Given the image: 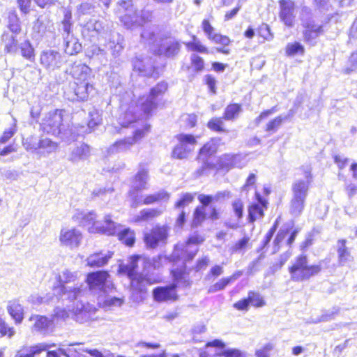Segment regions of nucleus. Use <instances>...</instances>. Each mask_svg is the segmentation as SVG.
I'll return each instance as SVG.
<instances>
[{
  "label": "nucleus",
  "mask_w": 357,
  "mask_h": 357,
  "mask_svg": "<svg viewBox=\"0 0 357 357\" xmlns=\"http://www.w3.org/2000/svg\"><path fill=\"white\" fill-rule=\"evenodd\" d=\"M55 347V344H48L43 342L31 347L29 349V353L24 355H16L15 357H34L36 355L40 354L42 351H47L51 347Z\"/></svg>",
  "instance_id": "obj_41"
},
{
  "label": "nucleus",
  "mask_w": 357,
  "mask_h": 357,
  "mask_svg": "<svg viewBox=\"0 0 357 357\" xmlns=\"http://www.w3.org/2000/svg\"><path fill=\"white\" fill-rule=\"evenodd\" d=\"M2 41L4 44V51L8 54H15L18 50V40L16 37L9 33L2 35Z\"/></svg>",
  "instance_id": "obj_38"
},
{
  "label": "nucleus",
  "mask_w": 357,
  "mask_h": 357,
  "mask_svg": "<svg viewBox=\"0 0 357 357\" xmlns=\"http://www.w3.org/2000/svg\"><path fill=\"white\" fill-rule=\"evenodd\" d=\"M90 154V148L86 144H82L73 149L69 155L68 160L73 163H77L86 160Z\"/></svg>",
  "instance_id": "obj_29"
},
{
  "label": "nucleus",
  "mask_w": 357,
  "mask_h": 357,
  "mask_svg": "<svg viewBox=\"0 0 357 357\" xmlns=\"http://www.w3.org/2000/svg\"><path fill=\"white\" fill-rule=\"evenodd\" d=\"M303 40L312 45L316 43V39L323 33L324 30L321 24L315 23L312 18L303 19Z\"/></svg>",
  "instance_id": "obj_15"
},
{
  "label": "nucleus",
  "mask_w": 357,
  "mask_h": 357,
  "mask_svg": "<svg viewBox=\"0 0 357 357\" xmlns=\"http://www.w3.org/2000/svg\"><path fill=\"white\" fill-rule=\"evenodd\" d=\"M20 49L22 55L24 58L29 60H32L33 59L34 50L29 40H26L22 43L20 45Z\"/></svg>",
  "instance_id": "obj_45"
},
{
  "label": "nucleus",
  "mask_w": 357,
  "mask_h": 357,
  "mask_svg": "<svg viewBox=\"0 0 357 357\" xmlns=\"http://www.w3.org/2000/svg\"><path fill=\"white\" fill-rule=\"evenodd\" d=\"M86 282L89 289L101 296L108 294L114 289L110 275L105 271H98L87 274Z\"/></svg>",
  "instance_id": "obj_5"
},
{
  "label": "nucleus",
  "mask_w": 357,
  "mask_h": 357,
  "mask_svg": "<svg viewBox=\"0 0 357 357\" xmlns=\"http://www.w3.org/2000/svg\"><path fill=\"white\" fill-rule=\"evenodd\" d=\"M248 298L249 299L250 304L254 307H262L266 304L264 300L259 293L249 291Z\"/></svg>",
  "instance_id": "obj_46"
},
{
  "label": "nucleus",
  "mask_w": 357,
  "mask_h": 357,
  "mask_svg": "<svg viewBox=\"0 0 357 357\" xmlns=\"http://www.w3.org/2000/svg\"><path fill=\"white\" fill-rule=\"evenodd\" d=\"M192 40L185 43L186 47L191 51H195L200 53H208V49L203 45L199 39L195 36H192Z\"/></svg>",
  "instance_id": "obj_44"
},
{
  "label": "nucleus",
  "mask_w": 357,
  "mask_h": 357,
  "mask_svg": "<svg viewBox=\"0 0 357 357\" xmlns=\"http://www.w3.org/2000/svg\"><path fill=\"white\" fill-rule=\"evenodd\" d=\"M7 310L15 324L22 323L24 319V308L17 301H10L7 305Z\"/></svg>",
  "instance_id": "obj_30"
},
{
  "label": "nucleus",
  "mask_w": 357,
  "mask_h": 357,
  "mask_svg": "<svg viewBox=\"0 0 357 357\" xmlns=\"http://www.w3.org/2000/svg\"><path fill=\"white\" fill-rule=\"evenodd\" d=\"M179 50V43L174 38L167 36V34H164L162 38H160V43L153 51L156 54L169 57L176 54Z\"/></svg>",
  "instance_id": "obj_16"
},
{
  "label": "nucleus",
  "mask_w": 357,
  "mask_h": 357,
  "mask_svg": "<svg viewBox=\"0 0 357 357\" xmlns=\"http://www.w3.org/2000/svg\"><path fill=\"white\" fill-rule=\"evenodd\" d=\"M242 271H238L233 273L230 277L222 278L215 284L208 287V293L213 294L225 289L229 284L236 281L242 275Z\"/></svg>",
  "instance_id": "obj_27"
},
{
  "label": "nucleus",
  "mask_w": 357,
  "mask_h": 357,
  "mask_svg": "<svg viewBox=\"0 0 357 357\" xmlns=\"http://www.w3.org/2000/svg\"><path fill=\"white\" fill-rule=\"evenodd\" d=\"M71 18H72L71 13L68 10H66L64 14V18L62 22V24H63V31L65 32H66L67 33H69L70 31V26H71L70 20H71Z\"/></svg>",
  "instance_id": "obj_61"
},
{
  "label": "nucleus",
  "mask_w": 357,
  "mask_h": 357,
  "mask_svg": "<svg viewBox=\"0 0 357 357\" xmlns=\"http://www.w3.org/2000/svg\"><path fill=\"white\" fill-rule=\"evenodd\" d=\"M194 199V195L190 193H185L181 195L180 200L176 204V208H183L190 204Z\"/></svg>",
  "instance_id": "obj_55"
},
{
  "label": "nucleus",
  "mask_w": 357,
  "mask_h": 357,
  "mask_svg": "<svg viewBox=\"0 0 357 357\" xmlns=\"http://www.w3.org/2000/svg\"><path fill=\"white\" fill-rule=\"evenodd\" d=\"M203 241L204 239L202 237L193 236L188 239L185 245H177L172 254L174 260L176 258L181 259L183 261V264L187 261L192 260L198 251L197 245Z\"/></svg>",
  "instance_id": "obj_7"
},
{
  "label": "nucleus",
  "mask_w": 357,
  "mask_h": 357,
  "mask_svg": "<svg viewBox=\"0 0 357 357\" xmlns=\"http://www.w3.org/2000/svg\"><path fill=\"white\" fill-rule=\"evenodd\" d=\"M113 252L100 251L91 254L86 259V265L91 268H100L107 265L113 256Z\"/></svg>",
  "instance_id": "obj_21"
},
{
  "label": "nucleus",
  "mask_w": 357,
  "mask_h": 357,
  "mask_svg": "<svg viewBox=\"0 0 357 357\" xmlns=\"http://www.w3.org/2000/svg\"><path fill=\"white\" fill-rule=\"evenodd\" d=\"M167 89V84L165 82L158 83L153 87L147 97H142L139 100V105L142 110L144 112V115L149 114L151 111L156 106L155 99L159 96L163 94Z\"/></svg>",
  "instance_id": "obj_11"
},
{
  "label": "nucleus",
  "mask_w": 357,
  "mask_h": 357,
  "mask_svg": "<svg viewBox=\"0 0 357 357\" xmlns=\"http://www.w3.org/2000/svg\"><path fill=\"white\" fill-rule=\"evenodd\" d=\"M349 67L347 68V73L354 71L357 68V52L351 54L348 61Z\"/></svg>",
  "instance_id": "obj_63"
},
{
  "label": "nucleus",
  "mask_w": 357,
  "mask_h": 357,
  "mask_svg": "<svg viewBox=\"0 0 357 357\" xmlns=\"http://www.w3.org/2000/svg\"><path fill=\"white\" fill-rule=\"evenodd\" d=\"M259 204H255L249 208V217L251 221H255L264 216V208H266V201L263 200L260 197L258 198Z\"/></svg>",
  "instance_id": "obj_37"
},
{
  "label": "nucleus",
  "mask_w": 357,
  "mask_h": 357,
  "mask_svg": "<svg viewBox=\"0 0 357 357\" xmlns=\"http://www.w3.org/2000/svg\"><path fill=\"white\" fill-rule=\"evenodd\" d=\"M149 131V126H146L142 129H137L135 130L134 133L133 137H130L131 140L134 141V144L136 143L138 140L141 139L144 137L146 133Z\"/></svg>",
  "instance_id": "obj_62"
},
{
  "label": "nucleus",
  "mask_w": 357,
  "mask_h": 357,
  "mask_svg": "<svg viewBox=\"0 0 357 357\" xmlns=\"http://www.w3.org/2000/svg\"><path fill=\"white\" fill-rule=\"evenodd\" d=\"M205 208L204 206H198L195 211L192 226L197 227L205 219Z\"/></svg>",
  "instance_id": "obj_51"
},
{
  "label": "nucleus",
  "mask_w": 357,
  "mask_h": 357,
  "mask_svg": "<svg viewBox=\"0 0 357 357\" xmlns=\"http://www.w3.org/2000/svg\"><path fill=\"white\" fill-rule=\"evenodd\" d=\"M250 241V238L248 236H244L242 239L238 241L235 243V245L232 247L233 252L240 251L247 246L248 242Z\"/></svg>",
  "instance_id": "obj_64"
},
{
  "label": "nucleus",
  "mask_w": 357,
  "mask_h": 357,
  "mask_svg": "<svg viewBox=\"0 0 357 357\" xmlns=\"http://www.w3.org/2000/svg\"><path fill=\"white\" fill-rule=\"evenodd\" d=\"M52 26V23L46 15H40L33 26V30L38 33H43Z\"/></svg>",
  "instance_id": "obj_39"
},
{
  "label": "nucleus",
  "mask_w": 357,
  "mask_h": 357,
  "mask_svg": "<svg viewBox=\"0 0 357 357\" xmlns=\"http://www.w3.org/2000/svg\"><path fill=\"white\" fill-rule=\"evenodd\" d=\"M274 346L271 343L265 344L263 347L255 352L257 357H270V352L273 350Z\"/></svg>",
  "instance_id": "obj_59"
},
{
  "label": "nucleus",
  "mask_w": 357,
  "mask_h": 357,
  "mask_svg": "<svg viewBox=\"0 0 357 357\" xmlns=\"http://www.w3.org/2000/svg\"><path fill=\"white\" fill-rule=\"evenodd\" d=\"M217 141V139H212L200 149L198 160L202 161L204 165H208V158L216 152Z\"/></svg>",
  "instance_id": "obj_32"
},
{
  "label": "nucleus",
  "mask_w": 357,
  "mask_h": 357,
  "mask_svg": "<svg viewBox=\"0 0 357 357\" xmlns=\"http://www.w3.org/2000/svg\"><path fill=\"white\" fill-rule=\"evenodd\" d=\"M8 28L14 33H19L21 31V26L16 15L11 14L9 15Z\"/></svg>",
  "instance_id": "obj_52"
},
{
  "label": "nucleus",
  "mask_w": 357,
  "mask_h": 357,
  "mask_svg": "<svg viewBox=\"0 0 357 357\" xmlns=\"http://www.w3.org/2000/svg\"><path fill=\"white\" fill-rule=\"evenodd\" d=\"M91 68L82 63H75L70 69V74L75 82L90 80Z\"/></svg>",
  "instance_id": "obj_26"
},
{
  "label": "nucleus",
  "mask_w": 357,
  "mask_h": 357,
  "mask_svg": "<svg viewBox=\"0 0 357 357\" xmlns=\"http://www.w3.org/2000/svg\"><path fill=\"white\" fill-rule=\"evenodd\" d=\"M232 155L224 154L219 158V166L222 169H229L232 168Z\"/></svg>",
  "instance_id": "obj_56"
},
{
  "label": "nucleus",
  "mask_w": 357,
  "mask_h": 357,
  "mask_svg": "<svg viewBox=\"0 0 357 357\" xmlns=\"http://www.w3.org/2000/svg\"><path fill=\"white\" fill-rule=\"evenodd\" d=\"M136 119L137 116L134 115V108L130 106L128 109L120 116L119 123L122 127L126 128L135 123Z\"/></svg>",
  "instance_id": "obj_43"
},
{
  "label": "nucleus",
  "mask_w": 357,
  "mask_h": 357,
  "mask_svg": "<svg viewBox=\"0 0 357 357\" xmlns=\"http://www.w3.org/2000/svg\"><path fill=\"white\" fill-rule=\"evenodd\" d=\"M165 209V208L164 206H160V208H144L140 211L138 215L135 216L134 222H139L151 220L153 218L160 216L163 213Z\"/></svg>",
  "instance_id": "obj_28"
},
{
  "label": "nucleus",
  "mask_w": 357,
  "mask_h": 357,
  "mask_svg": "<svg viewBox=\"0 0 357 357\" xmlns=\"http://www.w3.org/2000/svg\"><path fill=\"white\" fill-rule=\"evenodd\" d=\"M147 266H151L150 259L142 256H132L127 264L120 265L119 270L128 275L130 279L131 288L136 291H145L146 287L157 283V276L148 275L146 273Z\"/></svg>",
  "instance_id": "obj_1"
},
{
  "label": "nucleus",
  "mask_w": 357,
  "mask_h": 357,
  "mask_svg": "<svg viewBox=\"0 0 357 357\" xmlns=\"http://www.w3.org/2000/svg\"><path fill=\"white\" fill-rule=\"evenodd\" d=\"M170 198V194L165 190H160L153 194H149L140 199L137 196H134L131 207L137 208L139 204L151 205L162 202H167Z\"/></svg>",
  "instance_id": "obj_19"
},
{
  "label": "nucleus",
  "mask_w": 357,
  "mask_h": 357,
  "mask_svg": "<svg viewBox=\"0 0 357 357\" xmlns=\"http://www.w3.org/2000/svg\"><path fill=\"white\" fill-rule=\"evenodd\" d=\"M321 270V264H309L305 255L297 257L292 266L289 268L291 279L295 282L308 280L317 275Z\"/></svg>",
  "instance_id": "obj_3"
},
{
  "label": "nucleus",
  "mask_w": 357,
  "mask_h": 357,
  "mask_svg": "<svg viewBox=\"0 0 357 357\" xmlns=\"http://www.w3.org/2000/svg\"><path fill=\"white\" fill-rule=\"evenodd\" d=\"M86 29L95 34L103 35L109 31L108 24H105L103 21L95 19L90 20L85 25Z\"/></svg>",
  "instance_id": "obj_35"
},
{
  "label": "nucleus",
  "mask_w": 357,
  "mask_h": 357,
  "mask_svg": "<svg viewBox=\"0 0 357 357\" xmlns=\"http://www.w3.org/2000/svg\"><path fill=\"white\" fill-rule=\"evenodd\" d=\"M164 33H161L158 27L150 26L144 29L141 33L142 40L146 44L153 45L157 47L160 43V38H162Z\"/></svg>",
  "instance_id": "obj_22"
},
{
  "label": "nucleus",
  "mask_w": 357,
  "mask_h": 357,
  "mask_svg": "<svg viewBox=\"0 0 357 357\" xmlns=\"http://www.w3.org/2000/svg\"><path fill=\"white\" fill-rule=\"evenodd\" d=\"M172 273L176 284L154 289L153 294L154 299L156 301L162 302L176 300L177 298V294L176 291V286L181 283L185 284L187 282L186 277L183 269H174L172 271Z\"/></svg>",
  "instance_id": "obj_6"
},
{
  "label": "nucleus",
  "mask_w": 357,
  "mask_h": 357,
  "mask_svg": "<svg viewBox=\"0 0 357 357\" xmlns=\"http://www.w3.org/2000/svg\"><path fill=\"white\" fill-rule=\"evenodd\" d=\"M337 247L339 264L341 266H344L352 259L350 252L346 246V240H339L337 241Z\"/></svg>",
  "instance_id": "obj_36"
},
{
  "label": "nucleus",
  "mask_w": 357,
  "mask_h": 357,
  "mask_svg": "<svg viewBox=\"0 0 357 357\" xmlns=\"http://www.w3.org/2000/svg\"><path fill=\"white\" fill-rule=\"evenodd\" d=\"M275 107H272L270 109H267L266 111L262 112L254 121L256 126H258L260 122L267 118L268 116L274 114L276 112Z\"/></svg>",
  "instance_id": "obj_60"
},
{
  "label": "nucleus",
  "mask_w": 357,
  "mask_h": 357,
  "mask_svg": "<svg viewBox=\"0 0 357 357\" xmlns=\"http://www.w3.org/2000/svg\"><path fill=\"white\" fill-rule=\"evenodd\" d=\"M78 279V273L65 269L58 275L59 286L54 289V292L59 294L63 300L69 301L82 298L87 292V287L83 283H75Z\"/></svg>",
  "instance_id": "obj_2"
},
{
  "label": "nucleus",
  "mask_w": 357,
  "mask_h": 357,
  "mask_svg": "<svg viewBox=\"0 0 357 357\" xmlns=\"http://www.w3.org/2000/svg\"><path fill=\"white\" fill-rule=\"evenodd\" d=\"M119 6L125 10L126 13L121 17V21L128 29H133L140 26L138 10H134L130 1H120Z\"/></svg>",
  "instance_id": "obj_17"
},
{
  "label": "nucleus",
  "mask_w": 357,
  "mask_h": 357,
  "mask_svg": "<svg viewBox=\"0 0 357 357\" xmlns=\"http://www.w3.org/2000/svg\"><path fill=\"white\" fill-rule=\"evenodd\" d=\"M0 333L1 335H8L11 337L15 334L13 327H9L4 320L0 318Z\"/></svg>",
  "instance_id": "obj_58"
},
{
  "label": "nucleus",
  "mask_w": 357,
  "mask_h": 357,
  "mask_svg": "<svg viewBox=\"0 0 357 357\" xmlns=\"http://www.w3.org/2000/svg\"><path fill=\"white\" fill-rule=\"evenodd\" d=\"M149 179V172L145 168H140L135 176L132 183V188L137 190H142L148 188L147 182Z\"/></svg>",
  "instance_id": "obj_31"
},
{
  "label": "nucleus",
  "mask_w": 357,
  "mask_h": 357,
  "mask_svg": "<svg viewBox=\"0 0 357 357\" xmlns=\"http://www.w3.org/2000/svg\"><path fill=\"white\" fill-rule=\"evenodd\" d=\"M191 63L196 71H202L204 67V62L199 56L193 54L190 57Z\"/></svg>",
  "instance_id": "obj_57"
},
{
  "label": "nucleus",
  "mask_w": 357,
  "mask_h": 357,
  "mask_svg": "<svg viewBox=\"0 0 357 357\" xmlns=\"http://www.w3.org/2000/svg\"><path fill=\"white\" fill-rule=\"evenodd\" d=\"M304 53V47L299 43L295 42L294 43H289L286 47V54L289 56H294L296 54Z\"/></svg>",
  "instance_id": "obj_48"
},
{
  "label": "nucleus",
  "mask_w": 357,
  "mask_h": 357,
  "mask_svg": "<svg viewBox=\"0 0 357 357\" xmlns=\"http://www.w3.org/2000/svg\"><path fill=\"white\" fill-rule=\"evenodd\" d=\"M40 149L45 150L47 153H52L57 149V144L48 138L40 140Z\"/></svg>",
  "instance_id": "obj_50"
},
{
  "label": "nucleus",
  "mask_w": 357,
  "mask_h": 357,
  "mask_svg": "<svg viewBox=\"0 0 357 357\" xmlns=\"http://www.w3.org/2000/svg\"><path fill=\"white\" fill-rule=\"evenodd\" d=\"M40 140L37 137H30L24 140L23 145L28 151H36L40 149Z\"/></svg>",
  "instance_id": "obj_47"
},
{
  "label": "nucleus",
  "mask_w": 357,
  "mask_h": 357,
  "mask_svg": "<svg viewBox=\"0 0 357 357\" xmlns=\"http://www.w3.org/2000/svg\"><path fill=\"white\" fill-rule=\"evenodd\" d=\"M134 144V141L130 137L116 141L107 150L109 154H115L126 151Z\"/></svg>",
  "instance_id": "obj_34"
},
{
  "label": "nucleus",
  "mask_w": 357,
  "mask_h": 357,
  "mask_svg": "<svg viewBox=\"0 0 357 357\" xmlns=\"http://www.w3.org/2000/svg\"><path fill=\"white\" fill-rule=\"evenodd\" d=\"M169 229L166 226H156L150 233L146 234L144 240L146 245L155 248L160 244H165L168 238Z\"/></svg>",
  "instance_id": "obj_18"
},
{
  "label": "nucleus",
  "mask_w": 357,
  "mask_h": 357,
  "mask_svg": "<svg viewBox=\"0 0 357 357\" xmlns=\"http://www.w3.org/2000/svg\"><path fill=\"white\" fill-rule=\"evenodd\" d=\"M218 355L224 357H247L246 353L238 349H227L220 352Z\"/></svg>",
  "instance_id": "obj_53"
},
{
  "label": "nucleus",
  "mask_w": 357,
  "mask_h": 357,
  "mask_svg": "<svg viewBox=\"0 0 357 357\" xmlns=\"http://www.w3.org/2000/svg\"><path fill=\"white\" fill-rule=\"evenodd\" d=\"M90 119L88 122V126L90 129H93L94 127L101 123L102 119L98 111L93 110L89 112Z\"/></svg>",
  "instance_id": "obj_54"
},
{
  "label": "nucleus",
  "mask_w": 357,
  "mask_h": 357,
  "mask_svg": "<svg viewBox=\"0 0 357 357\" xmlns=\"http://www.w3.org/2000/svg\"><path fill=\"white\" fill-rule=\"evenodd\" d=\"M116 231L113 234H117L119 239L128 246L134 244L135 236L134 233L130 229H122V227L115 222Z\"/></svg>",
  "instance_id": "obj_33"
},
{
  "label": "nucleus",
  "mask_w": 357,
  "mask_h": 357,
  "mask_svg": "<svg viewBox=\"0 0 357 357\" xmlns=\"http://www.w3.org/2000/svg\"><path fill=\"white\" fill-rule=\"evenodd\" d=\"M29 321L32 323L31 330L33 331L43 333L47 331L53 322L52 319H49L47 317L39 314L31 315Z\"/></svg>",
  "instance_id": "obj_24"
},
{
  "label": "nucleus",
  "mask_w": 357,
  "mask_h": 357,
  "mask_svg": "<svg viewBox=\"0 0 357 357\" xmlns=\"http://www.w3.org/2000/svg\"><path fill=\"white\" fill-rule=\"evenodd\" d=\"M66 61V56L57 51L49 50L40 55L41 65L50 71L61 68Z\"/></svg>",
  "instance_id": "obj_12"
},
{
  "label": "nucleus",
  "mask_w": 357,
  "mask_h": 357,
  "mask_svg": "<svg viewBox=\"0 0 357 357\" xmlns=\"http://www.w3.org/2000/svg\"><path fill=\"white\" fill-rule=\"evenodd\" d=\"M280 18L284 24L292 27L294 24V3L291 0H281L280 1Z\"/></svg>",
  "instance_id": "obj_20"
},
{
  "label": "nucleus",
  "mask_w": 357,
  "mask_h": 357,
  "mask_svg": "<svg viewBox=\"0 0 357 357\" xmlns=\"http://www.w3.org/2000/svg\"><path fill=\"white\" fill-rule=\"evenodd\" d=\"M81 298L73 301H76V303L73 308V311L75 320L83 324L93 319L96 312V308L88 302L84 303Z\"/></svg>",
  "instance_id": "obj_13"
},
{
  "label": "nucleus",
  "mask_w": 357,
  "mask_h": 357,
  "mask_svg": "<svg viewBox=\"0 0 357 357\" xmlns=\"http://www.w3.org/2000/svg\"><path fill=\"white\" fill-rule=\"evenodd\" d=\"M63 111L56 109L48 112L42 119L41 127L43 130L53 135H58L64 128L63 123Z\"/></svg>",
  "instance_id": "obj_8"
},
{
  "label": "nucleus",
  "mask_w": 357,
  "mask_h": 357,
  "mask_svg": "<svg viewBox=\"0 0 357 357\" xmlns=\"http://www.w3.org/2000/svg\"><path fill=\"white\" fill-rule=\"evenodd\" d=\"M59 242L62 246L71 250L77 248L82 241V234L75 228H63L59 234Z\"/></svg>",
  "instance_id": "obj_14"
},
{
  "label": "nucleus",
  "mask_w": 357,
  "mask_h": 357,
  "mask_svg": "<svg viewBox=\"0 0 357 357\" xmlns=\"http://www.w3.org/2000/svg\"><path fill=\"white\" fill-rule=\"evenodd\" d=\"M305 199L292 196L289 207L290 213L295 217L300 216L305 208Z\"/></svg>",
  "instance_id": "obj_40"
},
{
  "label": "nucleus",
  "mask_w": 357,
  "mask_h": 357,
  "mask_svg": "<svg viewBox=\"0 0 357 357\" xmlns=\"http://www.w3.org/2000/svg\"><path fill=\"white\" fill-rule=\"evenodd\" d=\"M82 223L84 227H87V229L90 233H100L103 234H114L116 231L115 222H114L110 215H107L105 217V225H102L99 221H96V214L94 211L79 214Z\"/></svg>",
  "instance_id": "obj_4"
},
{
  "label": "nucleus",
  "mask_w": 357,
  "mask_h": 357,
  "mask_svg": "<svg viewBox=\"0 0 357 357\" xmlns=\"http://www.w3.org/2000/svg\"><path fill=\"white\" fill-rule=\"evenodd\" d=\"M73 89L75 96L71 98L73 100L75 99L81 100H86L89 94L93 90V87L90 84L89 80L75 82Z\"/></svg>",
  "instance_id": "obj_25"
},
{
  "label": "nucleus",
  "mask_w": 357,
  "mask_h": 357,
  "mask_svg": "<svg viewBox=\"0 0 357 357\" xmlns=\"http://www.w3.org/2000/svg\"><path fill=\"white\" fill-rule=\"evenodd\" d=\"M224 123L221 118H213L211 119L207 124L209 129L215 132H225L226 130L223 128Z\"/></svg>",
  "instance_id": "obj_49"
},
{
  "label": "nucleus",
  "mask_w": 357,
  "mask_h": 357,
  "mask_svg": "<svg viewBox=\"0 0 357 357\" xmlns=\"http://www.w3.org/2000/svg\"><path fill=\"white\" fill-rule=\"evenodd\" d=\"M241 105L238 104H230L225 110L223 119L227 121H231L236 119L241 112Z\"/></svg>",
  "instance_id": "obj_42"
},
{
  "label": "nucleus",
  "mask_w": 357,
  "mask_h": 357,
  "mask_svg": "<svg viewBox=\"0 0 357 357\" xmlns=\"http://www.w3.org/2000/svg\"><path fill=\"white\" fill-rule=\"evenodd\" d=\"M304 178L296 179L292 184V196L306 199L310 186L312 182V169L310 167L303 168Z\"/></svg>",
  "instance_id": "obj_10"
},
{
  "label": "nucleus",
  "mask_w": 357,
  "mask_h": 357,
  "mask_svg": "<svg viewBox=\"0 0 357 357\" xmlns=\"http://www.w3.org/2000/svg\"><path fill=\"white\" fill-rule=\"evenodd\" d=\"M178 144L174 147L172 155L178 159L185 158L194 150L197 144L195 136L190 134L181 133L176 135Z\"/></svg>",
  "instance_id": "obj_9"
},
{
  "label": "nucleus",
  "mask_w": 357,
  "mask_h": 357,
  "mask_svg": "<svg viewBox=\"0 0 357 357\" xmlns=\"http://www.w3.org/2000/svg\"><path fill=\"white\" fill-rule=\"evenodd\" d=\"M296 112L294 109H291L289 110L287 114L285 115H279L275 118L270 120L264 126V130L269 133V135H272L277 132L279 128L282 126V123L284 121L291 119Z\"/></svg>",
  "instance_id": "obj_23"
}]
</instances>
